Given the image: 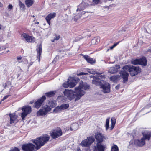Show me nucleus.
I'll return each instance as SVG.
<instances>
[{
  "label": "nucleus",
  "mask_w": 151,
  "mask_h": 151,
  "mask_svg": "<svg viewBox=\"0 0 151 151\" xmlns=\"http://www.w3.org/2000/svg\"><path fill=\"white\" fill-rule=\"evenodd\" d=\"M94 79L92 83L96 85H100L101 88L102 89V91L104 93H109L110 92V85L108 83L104 80H100V79L93 76Z\"/></svg>",
  "instance_id": "obj_1"
},
{
  "label": "nucleus",
  "mask_w": 151,
  "mask_h": 151,
  "mask_svg": "<svg viewBox=\"0 0 151 151\" xmlns=\"http://www.w3.org/2000/svg\"><path fill=\"white\" fill-rule=\"evenodd\" d=\"M82 84L80 82V85L77 87L75 88V93H76L77 96L76 99V101H78L83 96L85 93V90L89 89V86L86 83H83L82 82Z\"/></svg>",
  "instance_id": "obj_2"
},
{
  "label": "nucleus",
  "mask_w": 151,
  "mask_h": 151,
  "mask_svg": "<svg viewBox=\"0 0 151 151\" xmlns=\"http://www.w3.org/2000/svg\"><path fill=\"white\" fill-rule=\"evenodd\" d=\"M49 137L47 136H41L32 140V141L36 145V148L37 150L44 145L49 140Z\"/></svg>",
  "instance_id": "obj_3"
},
{
  "label": "nucleus",
  "mask_w": 151,
  "mask_h": 151,
  "mask_svg": "<svg viewBox=\"0 0 151 151\" xmlns=\"http://www.w3.org/2000/svg\"><path fill=\"white\" fill-rule=\"evenodd\" d=\"M122 68L124 70H126L129 72L131 76H132L137 75L141 72V69L139 67L125 65Z\"/></svg>",
  "instance_id": "obj_4"
},
{
  "label": "nucleus",
  "mask_w": 151,
  "mask_h": 151,
  "mask_svg": "<svg viewBox=\"0 0 151 151\" xmlns=\"http://www.w3.org/2000/svg\"><path fill=\"white\" fill-rule=\"evenodd\" d=\"M70 80V82L69 81V79H68L67 82L63 84V86L65 88H67L68 87L70 88H73L76 85L79 79L73 77L71 78Z\"/></svg>",
  "instance_id": "obj_5"
},
{
  "label": "nucleus",
  "mask_w": 151,
  "mask_h": 151,
  "mask_svg": "<svg viewBox=\"0 0 151 151\" xmlns=\"http://www.w3.org/2000/svg\"><path fill=\"white\" fill-rule=\"evenodd\" d=\"M75 92V91H74L71 90L66 89L64 91L63 93L70 100H72L76 98L75 101H76V99L77 98V95Z\"/></svg>",
  "instance_id": "obj_6"
},
{
  "label": "nucleus",
  "mask_w": 151,
  "mask_h": 151,
  "mask_svg": "<svg viewBox=\"0 0 151 151\" xmlns=\"http://www.w3.org/2000/svg\"><path fill=\"white\" fill-rule=\"evenodd\" d=\"M95 140V139L93 137H87V139L82 141L81 143V145L83 147H88Z\"/></svg>",
  "instance_id": "obj_7"
},
{
  "label": "nucleus",
  "mask_w": 151,
  "mask_h": 151,
  "mask_svg": "<svg viewBox=\"0 0 151 151\" xmlns=\"http://www.w3.org/2000/svg\"><path fill=\"white\" fill-rule=\"evenodd\" d=\"M22 112L21 113V117L22 120H24L25 118L32 111V108L29 106H24L22 108Z\"/></svg>",
  "instance_id": "obj_8"
},
{
  "label": "nucleus",
  "mask_w": 151,
  "mask_h": 151,
  "mask_svg": "<svg viewBox=\"0 0 151 151\" xmlns=\"http://www.w3.org/2000/svg\"><path fill=\"white\" fill-rule=\"evenodd\" d=\"M131 63L134 65L139 64L145 66L147 65V62L146 58L142 57L140 59H133L131 60Z\"/></svg>",
  "instance_id": "obj_9"
},
{
  "label": "nucleus",
  "mask_w": 151,
  "mask_h": 151,
  "mask_svg": "<svg viewBox=\"0 0 151 151\" xmlns=\"http://www.w3.org/2000/svg\"><path fill=\"white\" fill-rule=\"evenodd\" d=\"M51 110V108L48 106L42 107L37 112V115L44 116Z\"/></svg>",
  "instance_id": "obj_10"
},
{
  "label": "nucleus",
  "mask_w": 151,
  "mask_h": 151,
  "mask_svg": "<svg viewBox=\"0 0 151 151\" xmlns=\"http://www.w3.org/2000/svg\"><path fill=\"white\" fill-rule=\"evenodd\" d=\"M106 147V146L101 142H97L96 145L94 147V151H104Z\"/></svg>",
  "instance_id": "obj_11"
},
{
  "label": "nucleus",
  "mask_w": 151,
  "mask_h": 151,
  "mask_svg": "<svg viewBox=\"0 0 151 151\" xmlns=\"http://www.w3.org/2000/svg\"><path fill=\"white\" fill-rule=\"evenodd\" d=\"M35 146L33 144L29 143L23 145L22 149L24 151H33Z\"/></svg>",
  "instance_id": "obj_12"
},
{
  "label": "nucleus",
  "mask_w": 151,
  "mask_h": 151,
  "mask_svg": "<svg viewBox=\"0 0 151 151\" xmlns=\"http://www.w3.org/2000/svg\"><path fill=\"white\" fill-rule=\"evenodd\" d=\"M62 133L61 129H57L54 130L51 133V137L53 139H55L62 135Z\"/></svg>",
  "instance_id": "obj_13"
},
{
  "label": "nucleus",
  "mask_w": 151,
  "mask_h": 151,
  "mask_svg": "<svg viewBox=\"0 0 151 151\" xmlns=\"http://www.w3.org/2000/svg\"><path fill=\"white\" fill-rule=\"evenodd\" d=\"M45 99V96H42L41 98L38 99L37 101L35 103L34 107L36 108H39L42 105Z\"/></svg>",
  "instance_id": "obj_14"
},
{
  "label": "nucleus",
  "mask_w": 151,
  "mask_h": 151,
  "mask_svg": "<svg viewBox=\"0 0 151 151\" xmlns=\"http://www.w3.org/2000/svg\"><path fill=\"white\" fill-rule=\"evenodd\" d=\"M95 138L97 142H102L105 138L103 134L98 132L95 134Z\"/></svg>",
  "instance_id": "obj_15"
},
{
  "label": "nucleus",
  "mask_w": 151,
  "mask_h": 151,
  "mask_svg": "<svg viewBox=\"0 0 151 151\" xmlns=\"http://www.w3.org/2000/svg\"><path fill=\"white\" fill-rule=\"evenodd\" d=\"M143 136L142 138L145 140H149L151 137V132L148 131H145L142 133Z\"/></svg>",
  "instance_id": "obj_16"
},
{
  "label": "nucleus",
  "mask_w": 151,
  "mask_h": 151,
  "mask_svg": "<svg viewBox=\"0 0 151 151\" xmlns=\"http://www.w3.org/2000/svg\"><path fill=\"white\" fill-rule=\"evenodd\" d=\"M56 16V14L55 12L50 13L45 18V19L49 25L50 24V20L54 18Z\"/></svg>",
  "instance_id": "obj_17"
},
{
  "label": "nucleus",
  "mask_w": 151,
  "mask_h": 151,
  "mask_svg": "<svg viewBox=\"0 0 151 151\" xmlns=\"http://www.w3.org/2000/svg\"><path fill=\"white\" fill-rule=\"evenodd\" d=\"M36 50L37 53V58L38 59V61L40 62V58L42 52V48L41 44H40L37 46Z\"/></svg>",
  "instance_id": "obj_18"
},
{
  "label": "nucleus",
  "mask_w": 151,
  "mask_h": 151,
  "mask_svg": "<svg viewBox=\"0 0 151 151\" xmlns=\"http://www.w3.org/2000/svg\"><path fill=\"white\" fill-rule=\"evenodd\" d=\"M10 117V124L16 123L18 122L17 116L14 114H9Z\"/></svg>",
  "instance_id": "obj_19"
},
{
  "label": "nucleus",
  "mask_w": 151,
  "mask_h": 151,
  "mask_svg": "<svg viewBox=\"0 0 151 151\" xmlns=\"http://www.w3.org/2000/svg\"><path fill=\"white\" fill-rule=\"evenodd\" d=\"M125 70H124V71H121L120 72V74L123 79L124 82H125L127 81L129 76L128 73L126 72Z\"/></svg>",
  "instance_id": "obj_20"
},
{
  "label": "nucleus",
  "mask_w": 151,
  "mask_h": 151,
  "mask_svg": "<svg viewBox=\"0 0 151 151\" xmlns=\"http://www.w3.org/2000/svg\"><path fill=\"white\" fill-rule=\"evenodd\" d=\"M87 6V4L86 3L84 2H82L78 6V8L76 10L77 12H81L85 9Z\"/></svg>",
  "instance_id": "obj_21"
},
{
  "label": "nucleus",
  "mask_w": 151,
  "mask_h": 151,
  "mask_svg": "<svg viewBox=\"0 0 151 151\" xmlns=\"http://www.w3.org/2000/svg\"><path fill=\"white\" fill-rule=\"evenodd\" d=\"M145 140L142 138L141 139H137L134 141L135 144L139 146H142L145 144Z\"/></svg>",
  "instance_id": "obj_22"
},
{
  "label": "nucleus",
  "mask_w": 151,
  "mask_h": 151,
  "mask_svg": "<svg viewBox=\"0 0 151 151\" xmlns=\"http://www.w3.org/2000/svg\"><path fill=\"white\" fill-rule=\"evenodd\" d=\"M116 67H112L110 68L108 70L109 73H114L117 71V70L120 68V66L119 65H115Z\"/></svg>",
  "instance_id": "obj_23"
},
{
  "label": "nucleus",
  "mask_w": 151,
  "mask_h": 151,
  "mask_svg": "<svg viewBox=\"0 0 151 151\" xmlns=\"http://www.w3.org/2000/svg\"><path fill=\"white\" fill-rule=\"evenodd\" d=\"M81 55L83 56L84 58L88 62L91 64L95 63V61L92 58L89 57L88 55H84L83 54H81Z\"/></svg>",
  "instance_id": "obj_24"
},
{
  "label": "nucleus",
  "mask_w": 151,
  "mask_h": 151,
  "mask_svg": "<svg viewBox=\"0 0 151 151\" xmlns=\"http://www.w3.org/2000/svg\"><path fill=\"white\" fill-rule=\"evenodd\" d=\"M100 41V37H97L93 39L91 41V43L92 45L97 44Z\"/></svg>",
  "instance_id": "obj_25"
},
{
  "label": "nucleus",
  "mask_w": 151,
  "mask_h": 151,
  "mask_svg": "<svg viewBox=\"0 0 151 151\" xmlns=\"http://www.w3.org/2000/svg\"><path fill=\"white\" fill-rule=\"evenodd\" d=\"M78 127V125L77 123H75L73 124L71 126L70 130H76Z\"/></svg>",
  "instance_id": "obj_26"
},
{
  "label": "nucleus",
  "mask_w": 151,
  "mask_h": 151,
  "mask_svg": "<svg viewBox=\"0 0 151 151\" xmlns=\"http://www.w3.org/2000/svg\"><path fill=\"white\" fill-rule=\"evenodd\" d=\"M55 104L56 101H55L51 100L49 101L48 104L49 106H48L50 108V107L53 108L55 106Z\"/></svg>",
  "instance_id": "obj_27"
},
{
  "label": "nucleus",
  "mask_w": 151,
  "mask_h": 151,
  "mask_svg": "<svg viewBox=\"0 0 151 151\" xmlns=\"http://www.w3.org/2000/svg\"><path fill=\"white\" fill-rule=\"evenodd\" d=\"M55 91L48 92L46 93L45 95L48 97H51L55 95Z\"/></svg>",
  "instance_id": "obj_28"
},
{
  "label": "nucleus",
  "mask_w": 151,
  "mask_h": 151,
  "mask_svg": "<svg viewBox=\"0 0 151 151\" xmlns=\"http://www.w3.org/2000/svg\"><path fill=\"white\" fill-rule=\"evenodd\" d=\"M25 3L27 6L29 7L33 4V1L32 0H26Z\"/></svg>",
  "instance_id": "obj_29"
},
{
  "label": "nucleus",
  "mask_w": 151,
  "mask_h": 151,
  "mask_svg": "<svg viewBox=\"0 0 151 151\" xmlns=\"http://www.w3.org/2000/svg\"><path fill=\"white\" fill-rule=\"evenodd\" d=\"M116 123V120L114 118H111V125L110 127L111 130H112L114 128L115 124Z\"/></svg>",
  "instance_id": "obj_30"
},
{
  "label": "nucleus",
  "mask_w": 151,
  "mask_h": 151,
  "mask_svg": "<svg viewBox=\"0 0 151 151\" xmlns=\"http://www.w3.org/2000/svg\"><path fill=\"white\" fill-rule=\"evenodd\" d=\"M119 149L118 147L116 145H114L112 146L111 151H119Z\"/></svg>",
  "instance_id": "obj_31"
},
{
  "label": "nucleus",
  "mask_w": 151,
  "mask_h": 151,
  "mask_svg": "<svg viewBox=\"0 0 151 151\" xmlns=\"http://www.w3.org/2000/svg\"><path fill=\"white\" fill-rule=\"evenodd\" d=\"M34 39L33 37L28 35L26 41L29 42H32V41H34Z\"/></svg>",
  "instance_id": "obj_32"
},
{
  "label": "nucleus",
  "mask_w": 151,
  "mask_h": 151,
  "mask_svg": "<svg viewBox=\"0 0 151 151\" xmlns=\"http://www.w3.org/2000/svg\"><path fill=\"white\" fill-rule=\"evenodd\" d=\"M69 106V105L68 104H64L61 105L60 107L62 110H64L68 108Z\"/></svg>",
  "instance_id": "obj_33"
},
{
  "label": "nucleus",
  "mask_w": 151,
  "mask_h": 151,
  "mask_svg": "<svg viewBox=\"0 0 151 151\" xmlns=\"http://www.w3.org/2000/svg\"><path fill=\"white\" fill-rule=\"evenodd\" d=\"M61 110L62 109L60 106H58L54 109L53 111L55 113H57L60 112Z\"/></svg>",
  "instance_id": "obj_34"
},
{
  "label": "nucleus",
  "mask_w": 151,
  "mask_h": 151,
  "mask_svg": "<svg viewBox=\"0 0 151 151\" xmlns=\"http://www.w3.org/2000/svg\"><path fill=\"white\" fill-rule=\"evenodd\" d=\"M109 118H108L106 119V122L105 127L106 130H107L109 128Z\"/></svg>",
  "instance_id": "obj_35"
},
{
  "label": "nucleus",
  "mask_w": 151,
  "mask_h": 151,
  "mask_svg": "<svg viewBox=\"0 0 151 151\" xmlns=\"http://www.w3.org/2000/svg\"><path fill=\"white\" fill-rule=\"evenodd\" d=\"M28 35L27 34L24 33H23L21 35L22 38L24 39L26 41L27 39Z\"/></svg>",
  "instance_id": "obj_36"
},
{
  "label": "nucleus",
  "mask_w": 151,
  "mask_h": 151,
  "mask_svg": "<svg viewBox=\"0 0 151 151\" xmlns=\"http://www.w3.org/2000/svg\"><path fill=\"white\" fill-rule=\"evenodd\" d=\"M118 78V77L117 76H114L110 77V80L113 81H115Z\"/></svg>",
  "instance_id": "obj_37"
},
{
  "label": "nucleus",
  "mask_w": 151,
  "mask_h": 151,
  "mask_svg": "<svg viewBox=\"0 0 151 151\" xmlns=\"http://www.w3.org/2000/svg\"><path fill=\"white\" fill-rule=\"evenodd\" d=\"M98 76L101 78L102 79H104L105 78V75H101L102 73H97Z\"/></svg>",
  "instance_id": "obj_38"
},
{
  "label": "nucleus",
  "mask_w": 151,
  "mask_h": 151,
  "mask_svg": "<svg viewBox=\"0 0 151 151\" xmlns=\"http://www.w3.org/2000/svg\"><path fill=\"white\" fill-rule=\"evenodd\" d=\"M19 4L20 7L21 8H22V9L24 8V4L22 3V2L20 1H19Z\"/></svg>",
  "instance_id": "obj_39"
},
{
  "label": "nucleus",
  "mask_w": 151,
  "mask_h": 151,
  "mask_svg": "<svg viewBox=\"0 0 151 151\" xmlns=\"http://www.w3.org/2000/svg\"><path fill=\"white\" fill-rule=\"evenodd\" d=\"M148 30L147 32L151 34V23L148 26Z\"/></svg>",
  "instance_id": "obj_40"
},
{
  "label": "nucleus",
  "mask_w": 151,
  "mask_h": 151,
  "mask_svg": "<svg viewBox=\"0 0 151 151\" xmlns=\"http://www.w3.org/2000/svg\"><path fill=\"white\" fill-rule=\"evenodd\" d=\"M88 74V73H84L83 72H80L79 73H78V75H86Z\"/></svg>",
  "instance_id": "obj_41"
},
{
  "label": "nucleus",
  "mask_w": 151,
  "mask_h": 151,
  "mask_svg": "<svg viewBox=\"0 0 151 151\" xmlns=\"http://www.w3.org/2000/svg\"><path fill=\"white\" fill-rule=\"evenodd\" d=\"M100 0H93V3L95 4H98Z\"/></svg>",
  "instance_id": "obj_42"
},
{
  "label": "nucleus",
  "mask_w": 151,
  "mask_h": 151,
  "mask_svg": "<svg viewBox=\"0 0 151 151\" xmlns=\"http://www.w3.org/2000/svg\"><path fill=\"white\" fill-rule=\"evenodd\" d=\"M60 38V36H56L55 38L53 40H52V41L53 42H54L55 40H58Z\"/></svg>",
  "instance_id": "obj_43"
},
{
  "label": "nucleus",
  "mask_w": 151,
  "mask_h": 151,
  "mask_svg": "<svg viewBox=\"0 0 151 151\" xmlns=\"http://www.w3.org/2000/svg\"><path fill=\"white\" fill-rule=\"evenodd\" d=\"M11 151H19V150L18 148L15 147L13 149H11Z\"/></svg>",
  "instance_id": "obj_44"
},
{
  "label": "nucleus",
  "mask_w": 151,
  "mask_h": 151,
  "mask_svg": "<svg viewBox=\"0 0 151 151\" xmlns=\"http://www.w3.org/2000/svg\"><path fill=\"white\" fill-rule=\"evenodd\" d=\"M118 43H115L114 44V45L112 46L111 47H110V48L111 49H113L115 46H116L118 44Z\"/></svg>",
  "instance_id": "obj_45"
},
{
  "label": "nucleus",
  "mask_w": 151,
  "mask_h": 151,
  "mask_svg": "<svg viewBox=\"0 0 151 151\" xmlns=\"http://www.w3.org/2000/svg\"><path fill=\"white\" fill-rule=\"evenodd\" d=\"M8 8L11 10L13 8V6L11 4H9L8 5Z\"/></svg>",
  "instance_id": "obj_46"
},
{
  "label": "nucleus",
  "mask_w": 151,
  "mask_h": 151,
  "mask_svg": "<svg viewBox=\"0 0 151 151\" xmlns=\"http://www.w3.org/2000/svg\"><path fill=\"white\" fill-rule=\"evenodd\" d=\"M9 95H6L3 98V99H2V100L3 101V100H5V99H6L7 98H8V97H9Z\"/></svg>",
  "instance_id": "obj_47"
},
{
  "label": "nucleus",
  "mask_w": 151,
  "mask_h": 151,
  "mask_svg": "<svg viewBox=\"0 0 151 151\" xmlns=\"http://www.w3.org/2000/svg\"><path fill=\"white\" fill-rule=\"evenodd\" d=\"M22 58L21 57H18L17 58V59L18 60H21L22 59Z\"/></svg>",
  "instance_id": "obj_48"
},
{
  "label": "nucleus",
  "mask_w": 151,
  "mask_h": 151,
  "mask_svg": "<svg viewBox=\"0 0 151 151\" xmlns=\"http://www.w3.org/2000/svg\"><path fill=\"white\" fill-rule=\"evenodd\" d=\"M147 51L151 52V49H148L147 50Z\"/></svg>",
  "instance_id": "obj_49"
},
{
  "label": "nucleus",
  "mask_w": 151,
  "mask_h": 151,
  "mask_svg": "<svg viewBox=\"0 0 151 151\" xmlns=\"http://www.w3.org/2000/svg\"><path fill=\"white\" fill-rule=\"evenodd\" d=\"M115 88L116 89H119V86H116L115 87Z\"/></svg>",
  "instance_id": "obj_50"
},
{
  "label": "nucleus",
  "mask_w": 151,
  "mask_h": 151,
  "mask_svg": "<svg viewBox=\"0 0 151 151\" xmlns=\"http://www.w3.org/2000/svg\"><path fill=\"white\" fill-rule=\"evenodd\" d=\"M81 14H85V12L84 11H82L81 12Z\"/></svg>",
  "instance_id": "obj_51"
},
{
  "label": "nucleus",
  "mask_w": 151,
  "mask_h": 151,
  "mask_svg": "<svg viewBox=\"0 0 151 151\" xmlns=\"http://www.w3.org/2000/svg\"><path fill=\"white\" fill-rule=\"evenodd\" d=\"M2 4L0 2V7H2Z\"/></svg>",
  "instance_id": "obj_52"
},
{
  "label": "nucleus",
  "mask_w": 151,
  "mask_h": 151,
  "mask_svg": "<svg viewBox=\"0 0 151 151\" xmlns=\"http://www.w3.org/2000/svg\"><path fill=\"white\" fill-rule=\"evenodd\" d=\"M33 103V101H31L30 102V104H32V103Z\"/></svg>",
  "instance_id": "obj_53"
},
{
  "label": "nucleus",
  "mask_w": 151,
  "mask_h": 151,
  "mask_svg": "<svg viewBox=\"0 0 151 151\" xmlns=\"http://www.w3.org/2000/svg\"><path fill=\"white\" fill-rule=\"evenodd\" d=\"M1 25L0 24V30L1 29Z\"/></svg>",
  "instance_id": "obj_54"
},
{
  "label": "nucleus",
  "mask_w": 151,
  "mask_h": 151,
  "mask_svg": "<svg viewBox=\"0 0 151 151\" xmlns=\"http://www.w3.org/2000/svg\"><path fill=\"white\" fill-rule=\"evenodd\" d=\"M80 150V149H79V148H78V149H77V150H78V151H79V150Z\"/></svg>",
  "instance_id": "obj_55"
},
{
  "label": "nucleus",
  "mask_w": 151,
  "mask_h": 151,
  "mask_svg": "<svg viewBox=\"0 0 151 151\" xmlns=\"http://www.w3.org/2000/svg\"><path fill=\"white\" fill-rule=\"evenodd\" d=\"M32 17H35V16L34 15H33Z\"/></svg>",
  "instance_id": "obj_56"
},
{
  "label": "nucleus",
  "mask_w": 151,
  "mask_h": 151,
  "mask_svg": "<svg viewBox=\"0 0 151 151\" xmlns=\"http://www.w3.org/2000/svg\"><path fill=\"white\" fill-rule=\"evenodd\" d=\"M37 24H39V22H37Z\"/></svg>",
  "instance_id": "obj_57"
}]
</instances>
